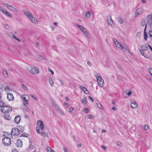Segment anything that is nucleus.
Instances as JSON below:
<instances>
[{
  "label": "nucleus",
  "mask_w": 152,
  "mask_h": 152,
  "mask_svg": "<svg viewBox=\"0 0 152 152\" xmlns=\"http://www.w3.org/2000/svg\"><path fill=\"white\" fill-rule=\"evenodd\" d=\"M37 126L38 127L36 128L37 132L44 137H47L48 134L46 132H42L44 129V124L43 122L41 121H38L37 122Z\"/></svg>",
  "instance_id": "nucleus-1"
},
{
  "label": "nucleus",
  "mask_w": 152,
  "mask_h": 152,
  "mask_svg": "<svg viewBox=\"0 0 152 152\" xmlns=\"http://www.w3.org/2000/svg\"><path fill=\"white\" fill-rule=\"evenodd\" d=\"M95 77L97 79V81L99 86L100 87H102L104 86V81L101 75L98 74H97L95 75Z\"/></svg>",
  "instance_id": "nucleus-2"
},
{
  "label": "nucleus",
  "mask_w": 152,
  "mask_h": 152,
  "mask_svg": "<svg viewBox=\"0 0 152 152\" xmlns=\"http://www.w3.org/2000/svg\"><path fill=\"white\" fill-rule=\"evenodd\" d=\"M27 69L29 72L33 74H37L39 72V69L35 67L28 66L27 67Z\"/></svg>",
  "instance_id": "nucleus-3"
},
{
  "label": "nucleus",
  "mask_w": 152,
  "mask_h": 152,
  "mask_svg": "<svg viewBox=\"0 0 152 152\" xmlns=\"http://www.w3.org/2000/svg\"><path fill=\"white\" fill-rule=\"evenodd\" d=\"M12 110L11 107L8 105H3L1 108V111L4 113H9Z\"/></svg>",
  "instance_id": "nucleus-4"
},
{
  "label": "nucleus",
  "mask_w": 152,
  "mask_h": 152,
  "mask_svg": "<svg viewBox=\"0 0 152 152\" xmlns=\"http://www.w3.org/2000/svg\"><path fill=\"white\" fill-rule=\"evenodd\" d=\"M3 144L5 145H9L11 143V140L10 138L6 137L2 139Z\"/></svg>",
  "instance_id": "nucleus-5"
},
{
  "label": "nucleus",
  "mask_w": 152,
  "mask_h": 152,
  "mask_svg": "<svg viewBox=\"0 0 152 152\" xmlns=\"http://www.w3.org/2000/svg\"><path fill=\"white\" fill-rule=\"evenodd\" d=\"M143 12V10L141 8H139L137 9L135 12V17L136 18L140 16Z\"/></svg>",
  "instance_id": "nucleus-6"
},
{
  "label": "nucleus",
  "mask_w": 152,
  "mask_h": 152,
  "mask_svg": "<svg viewBox=\"0 0 152 152\" xmlns=\"http://www.w3.org/2000/svg\"><path fill=\"white\" fill-rule=\"evenodd\" d=\"M107 20L109 25L112 28L114 27L113 22L110 16H107Z\"/></svg>",
  "instance_id": "nucleus-7"
},
{
  "label": "nucleus",
  "mask_w": 152,
  "mask_h": 152,
  "mask_svg": "<svg viewBox=\"0 0 152 152\" xmlns=\"http://www.w3.org/2000/svg\"><path fill=\"white\" fill-rule=\"evenodd\" d=\"M147 23L148 25L152 26V15H149L147 18Z\"/></svg>",
  "instance_id": "nucleus-8"
},
{
  "label": "nucleus",
  "mask_w": 152,
  "mask_h": 152,
  "mask_svg": "<svg viewBox=\"0 0 152 152\" xmlns=\"http://www.w3.org/2000/svg\"><path fill=\"white\" fill-rule=\"evenodd\" d=\"M20 133L19 130L17 128L12 129L11 130V134L12 135H17Z\"/></svg>",
  "instance_id": "nucleus-9"
},
{
  "label": "nucleus",
  "mask_w": 152,
  "mask_h": 152,
  "mask_svg": "<svg viewBox=\"0 0 152 152\" xmlns=\"http://www.w3.org/2000/svg\"><path fill=\"white\" fill-rule=\"evenodd\" d=\"M31 22L34 24H37L39 23L38 20L32 16L29 18Z\"/></svg>",
  "instance_id": "nucleus-10"
},
{
  "label": "nucleus",
  "mask_w": 152,
  "mask_h": 152,
  "mask_svg": "<svg viewBox=\"0 0 152 152\" xmlns=\"http://www.w3.org/2000/svg\"><path fill=\"white\" fill-rule=\"evenodd\" d=\"M114 42L116 46L119 49L122 48V45L116 39H113Z\"/></svg>",
  "instance_id": "nucleus-11"
},
{
  "label": "nucleus",
  "mask_w": 152,
  "mask_h": 152,
  "mask_svg": "<svg viewBox=\"0 0 152 152\" xmlns=\"http://www.w3.org/2000/svg\"><path fill=\"white\" fill-rule=\"evenodd\" d=\"M8 35L11 38H13V39H15L19 42L20 41V40L16 37L11 32H9L7 33Z\"/></svg>",
  "instance_id": "nucleus-12"
},
{
  "label": "nucleus",
  "mask_w": 152,
  "mask_h": 152,
  "mask_svg": "<svg viewBox=\"0 0 152 152\" xmlns=\"http://www.w3.org/2000/svg\"><path fill=\"white\" fill-rule=\"evenodd\" d=\"M20 117L19 115H17L15 117L14 121L16 124H18L20 122Z\"/></svg>",
  "instance_id": "nucleus-13"
},
{
  "label": "nucleus",
  "mask_w": 152,
  "mask_h": 152,
  "mask_svg": "<svg viewBox=\"0 0 152 152\" xmlns=\"http://www.w3.org/2000/svg\"><path fill=\"white\" fill-rule=\"evenodd\" d=\"M7 97L8 100L10 101H12L14 99L12 94L11 93H8Z\"/></svg>",
  "instance_id": "nucleus-14"
},
{
  "label": "nucleus",
  "mask_w": 152,
  "mask_h": 152,
  "mask_svg": "<svg viewBox=\"0 0 152 152\" xmlns=\"http://www.w3.org/2000/svg\"><path fill=\"white\" fill-rule=\"evenodd\" d=\"M57 112L61 115H64V113L60 108L58 106L55 108Z\"/></svg>",
  "instance_id": "nucleus-15"
},
{
  "label": "nucleus",
  "mask_w": 152,
  "mask_h": 152,
  "mask_svg": "<svg viewBox=\"0 0 152 152\" xmlns=\"http://www.w3.org/2000/svg\"><path fill=\"white\" fill-rule=\"evenodd\" d=\"M23 12L25 14L26 16L28 17L29 19L30 18V17L32 16V15L28 11L24 10H23Z\"/></svg>",
  "instance_id": "nucleus-16"
},
{
  "label": "nucleus",
  "mask_w": 152,
  "mask_h": 152,
  "mask_svg": "<svg viewBox=\"0 0 152 152\" xmlns=\"http://www.w3.org/2000/svg\"><path fill=\"white\" fill-rule=\"evenodd\" d=\"M80 88L86 94H88L89 92L88 91L85 87L82 86H80Z\"/></svg>",
  "instance_id": "nucleus-17"
},
{
  "label": "nucleus",
  "mask_w": 152,
  "mask_h": 152,
  "mask_svg": "<svg viewBox=\"0 0 152 152\" xmlns=\"http://www.w3.org/2000/svg\"><path fill=\"white\" fill-rule=\"evenodd\" d=\"M131 107L133 109H136L138 105L135 102H132L131 105Z\"/></svg>",
  "instance_id": "nucleus-18"
},
{
  "label": "nucleus",
  "mask_w": 152,
  "mask_h": 152,
  "mask_svg": "<svg viewBox=\"0 0 152 152\" xmlns=\"http://www.w3.org/2000/svg\"><path fill=\"white\" fill-rule=\"evenodd\" d=\"M83 32L86 35L88 38L89 39L91 37L90 35L88 33V31L86 28L85 29V30Z\"/></svg>",
  "instance_id": "nucleus-19"
},
{
  "label": "nucleus",
  "mask_w": 152,
  "mask_h": 152,
  "mask_svg": "<svg viewBox=\"0 0 152 152\" xmlns=\"http://www.w3.org/2000/svg\"><path fill=\"white\" fill-rule=\"evenodd\" d=\"M16 145L18 147H20L22 146L23 143L22 141L20 139L18 140L17 141Z\"/></svg>",
  "instance_id": "nucleus-20"
},
{
  "label": "nucleus",
  "mask_w": 152,
  "mask_h": 152,
  "mask_svg": "<svg viewBox=\"0 0 152 152\" xmlns=\"http://www.w3.org/2000/svg\"><path fill=\"white\" fill-rule=\"evenodd\" d=\"M2 72L3 75L6 77H8V75L7 71L5 69H2Z\"/></svg>",
  "instance_id": "nucleus-21"
},
{
  "label": "nucleus",
  "mask_w": 152,
  "mask_h": 152,
  "mask_svg": "<svg viewBox=\"0 0 152 152\" xmlns=\"http://www.w3.org/2000/svg\"><path fill=\"white\" fill-rule=\"evenodd\" d=\"M76 25L77 26V27L79 28L82 32L83 31H84L85 30V29L86 28L83 26L80 25L78 24H76Z\"/></svg>",
  "instance_id": "nucleus-22"
},
{
  "label": "nucleus",
  "mask_w": 152,
  "mask_h": 152,
  "mask_svg": "<svg viewBox=\"0 0 152 152\" xmlns=\"http://www.w3.org/2000/svg\"><path fill=\"white\" fill-rule=\"evenodd\" d=\"M148 48L147 45L146 44L143 45L142 46V49L143 51L146 50Z\"/></svg>",
  "instance_id": "nucleus-23"
},
{
  "label": "nucleus",
  "mask_w": 152,
  "mask_h": 152,
  "mask_svg": "<svg viewBox=\"0 0 152 152\" xmlns=\"http://www.w3.org/2000/svg\"><path fill=\"white\" fill-rule=\"evenodd\" d=\"M121 49L122 50L124 51H125L127 50H128V49L127 48L126 46L124 44L122 45V48Z\"/></svg>",
  "instance_id": "nucleus-24"
},
{
  "label": "nucleus",
  "mask_w": 152,
  "mask_h": 152,
  "mask_svg": "<svg viewBox=\"0 0 152 152\" xmlns=\"http://www.w3.org/2000/svg\"><path fill=\"white\" fill-rule=\"evenodd\" d=\"M51 103L53 105V107L55 108H56V107H58L57 104L54 100H51Z\"/></svg>",
  "instance_id": "nucleus-25"
},
{
  "label": "nucleus",
  "mask_w": 152,
  "mask_h": 152,
  "mask_svg": "<svg viewBox=\"0 0 152 152\" xmlns=\"http://www.w3.org/2000/svg\"><path fill=\"white\" fill-rule=\"evenodd\" d=\"M85 15H86V18L88 19L89 18L91 15V14L90 13V12L89 11H87L85 13Z\"/></svg>",
  "instance_id": "nucleus-26"
},
{
  "label": "nucleus",
  "mask_w": 152,
  "mask_h": 152,
  "mask_svg": "<svg viewBox=\"0 0 152 152\" xmlns=\"http://www.w3.org/2000/svg\"><path fill=\"white\" fill-rule=\"evenodd\" d=\"M46 150L47 152H54V151L51 149V148L49 147H47L46 148Z\"/></svg>",
  "instance_id": "nucleus-27"
},
{
  "label": "nucleus",
  "mask_w": 152,
  "mask_h": 152,
  "mask_svg": "<svg viewBox=\"0 0 152 152\" xmlns=\"http://www.w3.org/2000/svg\"><path fill=\"white\" fill-rule=\"evenodd\" d=\"M49 82L50 84V86L53 87V82L52 79L51 78L49 79Z\"/></svg>",
  "instance_id": "nucleus-28"
},
{
  "label": "nucleus",
  "mask_w": 152,
  "mask_h": 152,
  "mask_svg": "<svg viewBox=\"0 0 152 152\" xmlns=\"http://www.w3.org/2000/svg\"><path fill=\"white\" fill-rule=\"evenodd\" d=\"M145 19H143L142 20V22L141 23V25L142 26H144L146 24H145Z\"/></svg>",
  "instance_id": "nucleus-29"
},
{
  "label": "nucleus",
  "mask_w": 152,
  "mask_h": 152,
  "mask_svg": "<svg viewBox=\"0 0 152 152\" xmlns=\"http://www.w3.org/2000/svg\"><path fill=\"white\" fill-rule=\"evenodd\" d=\"M0 11H1L4 14H5L7 11L5 9L0 6Z\"/></svg>",
  "instance_id": "nucleus-30"
},
{
  "label": "nucleus",
  "mask_w": 152,
  "mask_h": 152,
  "mask_svg": "<svg viewBox=\"0 0 152 152\" xmlns=\"http://www.w3.org/2000/svg\"><path fill=\"white\" fill-rule=\"evenodd\" d=\"M0 11H1L4 14H5L7 11L5 9L0 6Z\"/></svg>",
  "instance_id": "nucleus-31"
},
{
  "label": "nucleus",
  "mask_w": 152,
  "mask_h": 152,
  "mask_svg": "<svg viewBox=\"0 0 152 152\" xmlns=\"http://www.w3.org/2000/svg\"><path fill=\"white\" fill-rule=\"evenodd\" d=\"M144 40L147 41L148 37V34L147 33H144Z\"/></svg>",
  "instance_id": "nucleus-32"
},
{
  "label": "nucleus",
  "mask_w": 152,
  "mask_h": 152,
  "mask_svg": "<svg viewBox=\"0 0 152 152\" xmlns=\"http://www.w3.org/2000/svg\"><path fill=\"white\" fill-rule=\"evenodd\" d=\"M4 90L6 92H10V91H11V89L9 87H8L6 86L4 88Z\"/></svg>",
  "instance_id": "nucleus-33"
},
{
  "label": "nucleus",
  "mask_w": 152,
  "mask_h": 152,
  "mask_svg": "<svg viewBox=\"0 0 152 152\" xmlns=\"http://www.w3.org/2000/svg\"><path fill=\"white\" fill-rule=\"evenodd\" d=\"M5 14L10 17H12V14L7 11L6 12Z\"/></svg>",
  "instance_id": "nucleus-34"
},
{
  "label": "nucleus",
  "mask_w": 152,
  "mask_h": 152,
  "mask_svg": "<svg viewBox=\"0 0 152 152\" xmlns=\"http://www.w3.org/2000/svg\"><path fill=\"white\" fill-rule=\"evenodd\" d=\"M4 118L7 120L10 119V117L7 114H4Z\"/></svg>",
  "instance_id": "nucleus-35"
},
{
  "label": "nucleus",
  "mask_w": 152,
  "mask_h": 152,
  "mask_svg": "<svg viewBox=\"0 0 152 152\" xmlns=\"http://www.w3.org/2000/svg\"><path fill=\"white\" fill-rule=\"evenodd\" d=\"M96 104L98 108L100 109H102V106L101 104L99 102L97 103Z\"/></svg>",
  "instance_id": "nucleus-36"
},
{
  "label": "nucleus",
  "mask_w": 152,
  "mask_h": 152,
  "mask_svg": "<svg viewBox=\"0 0 152 152\" xmlns=\"http://www.w3.org/2000/svg\"><path fill=\"white\" fill-rule=\"evenodd\" d=\"M125 93L128 96H130L132 94V92L130 91H126L125 92Z\"/></svg>",
  "instance_id": "nucleus-37"
},
{
  "label": "nucleus",
  "mask_w": 152,
  "mask_h": 152,
  "mask_svg": "<svg viewBox=\"0 0 152 152\" xmlns=\"http://www.w3.org/2000/svg\"><path fill=\"white\" fill-rule=\"evenodd\" d=\"M21 87L24 90L26 91H28V88H27L26 86L24 85L23 84H22L21 86Z\"/></svg>",
  "instance_id": "nucleus-38"
},
{
  "label": "nucleus",
  "mask_w": 152,
  "mask_h": 152,
  "mask_svg": "<svg viewBox=\"0 0 152 152\" xmlns=\"http://www.w3.org/2000/svg\"><path fill=\"white\" fill-rule=\"evenodd\" d=\"M74 110V108L73 107H70L69 109V110L68 111V112L70 114H71L72 113V111Z\"/></svg>",
  "instance_id": "nucleus-39"
},
{
  "label": "nucleus",
  "mask_w": 152,
  "mask_h": 152,
  "mask_svg": "<svg viewBox=\"0 0 152 152\" xmlns=\"http://www.w3.org/2000/svg\"><path fill=\"white\" fill-rule=\"evenodd\" d=\"M87 117L89 119H92L94 118V116L91 115H88L87 116Z\"/></svg>",
  "instance_id": "nucleus-40"
},
{
  "label": "nucleus",
  "mask_w": 152,
  "mask_h": 152,
  "mask_svg": "<svg viewBox=\"0 0 152 152\" xmlns=\"http://www.w3.org/2000/svg\"><path fill=\"white\" fill-rule=\"evenodd\" d=\"M30 96L32 98H34L35 100L37 101V100H38V99L37 98V97L35 96L34 95H33V94H30Z\"/></svg>",
  "instance_id": "nucleus-41"
},
{
  "label": "nucleus",
  "mask_w": 152,
  "mask_h": 152,
  "mask_svg": "<svg viewBox=\"0 0 152 152\" xmlns=\"http://www.w3.org/2000/svg\"><path fill=\"white\" fill-rule=\"evenodd\" d=\"M82 103L83 104H86V97H84L82 99Z\"/></svg>",
  "instance_id": "nucleus-42"
},
{
  "label": "nucleus",
  "mask_w": 152,
  "mask_h": 152,
  "mask_svg": "<svg viewBox=\"0 0 152 152\" xmlns=\"http://www.w3.org/2000/svg\"><path fill=\"white\" fill-rule=\"evenodd\" d=\"M117 145L119 147H121L122 146V144L120 142H118L117 143Z\"/></svg>",
  "instance_id": "nucleus-43"
},
{
  "label": "nucleus",
  "mask_w": 152,
  "mask_h": 152,
  "mask_svg": "<svg viewBox=\"0 0 152 152\" xmlns=\"http://www.w3.org/2000/svg\"><path fill=\"white\" fill-rule=\"evenodd\" d=\"M23 103L24 106H26L27 104H28V101L27 100L25 99V100L23 101Z\"/></svg>",
  "instance_id": "nucleus-44"
},
{
  "label": "nucleus",
  "mask_w": 152,
  "mask_h": 152,
  "mask_svg": "<svg viewBox=\"0 0 152 152\" xmlns=\"http://www.w3.org/2000/svg\"><path fill=\"white\" fill-rule=\"evenodd\" d=\"M118 21L121 24L123 23V20L121 18H118Z\"/></svg>",
  "instance_id": "nucleus-45"
},
{
  "label": "nucleus",
  "mask_w": 152,
  "mask_h": 152,
  "mask_svg": "<svg viewBox=\"0 0 152 152\" xmlns=\"http://www.w3.org/2000/svg\"><path fill=\"white\" fill-rule=\"evenodd\" d=\"M63 150L64 152H69L68 149L65 147H63Z\"/></svg>",
  "instance_id": "nucleus-46"
},
{
  "label": "nucleus",
  "mask_w": 152,
  "mask_h": 152,
  "mask_svg": "<svg viewBox=\"0 0 152 152\" xmlns=\"http://www.w3.org/2000/svg\"><path fill=\"white\" fill-rule=\"evenodd\" d=\"M4 103L3 102L1 101V100H0V107H3V106L4 105Z\"/></svg>",
  "instance_id": "nucleus-47"
},
{
  "label": "nucleus",
  "mask_w": 152,
  "mask_h": 152,
  "mask_svg": "<svg viewBox=\"0 0 152 152\" xmlns=\"http://www.w3.org/2000/svg\"><path fill=\"white\" fill-rule=\"evenodd\" d=\"M59 81L61 83V85L62 86H64V84L63 80H59Z\"/></svg>",
  "instance_id": "nucleus-48"
},
{
  "label": "nucleus",
  "mask_w": 152,
  "mask_h": 152,
  "mask_svg": "<svg viewBox=\"0 0 152 152\" xmlns=\"http://www.w3.org/2000/svg\"><path fill=\"white\" fill-rule=\"evenodd\" d=\"M148 34L151 37H152V30L148 32Z\"/></svg>",
  "instance_id": "nucleus-49"
},
{
  "label": "nucleus",
  "mask_w": 152,
  "mask_h": 152,
  "mask_svg": "<svg viewBox=\"0 0 152 152\" xmlns=\"http://www.w3.org/2000/svg\"><path fill=\"white\" fill-rule=\"evenodd\" d=\"M148 70L149 72L151 75L152 76V69L151 68H149L148 69Z\"/></svg>",
  "instance_id": "nucleus-50"
},
{
  "label": "nucleus",
  "mask_w": 152,
  "mask_h": 152,
  "mask_svg": "<svg viewBox=\"0 0 152 152\" xmlns=\"http://www.w3.org/2000/svg\"><path fill=\"white\" fill-rule=\"evenodd\" d=\"M144 126L143 128L144 129L147 130L148 129V126L147 125H144Z\"/></svg>",
  "instance_id": "nucleus-51"
},
{
  "label": "nucleus",
  "mask_w": 152,
  "mask_h": 152,
  "mask_svg": "<svg viewBox=\"0 0 152 152\" xmlns=\"http://www.w3.org/2000/svg\"><path fill=\"white\" fill-rule=\"evenodd\" d=\"M5 27L7 29H9L10 28L9 26L7 24H5Z\"/></svg>",
  "instance_id": "nucleus-52"
},
{
  "label": "nucleus",
  "mask_w": 152,
  "mask_h": 152,
  "mask_svg": "<svg viewBox=\"0 0 152 152\" xmlns=\"http://www.w3.org/2000/svg\"><path fill=\"white\" fill-rule=\"evenodd\" d=\"M101 147L105 151H106V150L107 148L106 147H105L104 146L102 145L101 146Z\"/></svg>",
  "instance_id": "nucleus-53"
},
{
  "label": "nucleus",
  "mask_w": 152,
  "mask_h": 152,
  "mask_svg": "<svg viewBox=\"0 0 152 152\" xmlns=\"http://www.w3.org/2000/svg\"><path fill=\"white\" fill-rule=\"evenodd\" d=\"M48 70L49 72H51L52 74V75L54 74V72L53 70H51L50 68H49Z\"/></svg>",
  "instance_id": "nucleus-54"
},
{
  "label": "nucleus",
  "mask_w": 152,
  "mask_h": 152,
  "mask_svg": "<svg viewBox=\"0 0 152 152\" xmlns=\"http://www.w3.org/2000/svg\"><path fill=\"white\" fill-rule=\"evenodd\" d=\"M25 95H21V97L24 100H25V99H26V97L25 96Z\"/></svg>",
  "instance_id": "nucleus-55"
},
{
  "label": "nucleus",
  "mask_w": 152,
  "mask_h": 152,
  "mask_svg": "<svg viewBox=\"0 0 152 152\" xmlns=\"http://www.w3.org/2000/svg\"><path fill=\"white\" fill-rule=\"evenodd\" d=\"M12 11H13V12H17L18 11H17V9L14 8V7H13V8H12Z\"/></svg>",
  "instance_id": "nucleus-56"
},
{
  "label": "nucleus",
  "mask_w": 152,
  "mask_h": 152,
  "mask_svg": "<svg viewBox=\"0 0 152 152\" xmlns=\"http://www.w3.org/2000/svg\"><path fill=\"white\" fill-rule=\"evenodd\" d=\"M3 4L6 7H7L8 8L9 7V6H10V5L7 4Z\"/></svg>",
  "instance_id": "nucleus-57"
},
{
  "label": "nucleus",
  "mask_w": 152,
  "mask_h": 152,
  "mask_svg": "<svg viewBox=\"0 0 152 152\" xmlns=\"http://www.w3.org/2000/svg\"><path fill=\"white\" fill-rule=\"evenodd\" d=\"M28 134L26 133H23L22 134V136L27 137Z\"/></svg>",
  "instance_id": "nucleus-58"
},
{
  "label": "nucleus",
  "mask_w": 152,
  "mask_h": 152,
  "mask_svg": "<svg viewBox=\"0 0 152 152\" xmlns=\"http://www.w3.org/2000/svg\"><path fill=\"white\" fill-rule=\"evenodd\" d=\"M87 64L89 66H92V64L90 61H87Z\"/></svg>",
  "instance_id": "nucleus-59"
},
{
  "label": "nucleus",
  "mask_w": 152,
  "mask_h": 152,
  "mask_svg": "<svg viewBox=\"0 0 152 152\" xmlns=\"http://www.w3.org/2000/svg\"><path fill=\"white\" fill-rule=\"evenodd\" d=\"M147 26V24H146L145 25V27L144 29V33H147L146 32Z\"/></svg>",
  "instance_id": "nucleus-60"
},
{
  "label": "nucleus",
  "mask_w": 152,
  "mask_h": 152,
  "mask_svg": "<svg viewBox=\"0 0 152 152\" xmlns=\"http://www.w3.org/2000/svg\"><path fill=\"white\" fill-rule=\"evenodd\" d=\"M84 112L85 113H87L88 112V109L87 108H85L84 109Z\"/></svg>",
  "instance_id": "nucleus-61"
},
{
  "label": "nucleus",
  "mask_w": 152,
  "mask_h": 152,
  "mask_svg": "<svg viewBox=\"0 0 152 152\" xmlns=\"http://www.w3.org/2000/svg\"><path fill=\"white\" fill-rule=\"evenodd\" d=\"M64 105L65 106H66V107H68V106H69L68 104L66 102H64Z\"/></svg>",
  "instance_id": "nucleus-62"
},
{
  "label": "nucleus",
  "mask_w": 152,
  "mask_h": 152,
  "mask_svg": "<svg viewBox=\"0 0 152 152\" xmlns=\"http://www.w3.org/2000/svg\"><path fill=\"white\" fill-rule=\"evenodd\" d=\"M14 7L11 6V5H10V6H9V7L8 8L11 10H12V8H13Z\"/></svg>",
  "instance_id": "nucleus-63"
},
{
  "label": "nucleus",
  "mask_w": 152,
  "mask_h": 152,
  "mask_svg": "<svg viewBox=\"0 0 152 152\" xmlns=\"http://www.w3.org/2000/svg\"><path fill=\"white\" fill-rule=\"evenodd\" d=\"M11 152H18V151L16 149H13L12 150Z\"/></svg>",
  "instance_id": "nucleus-64"
}]
</instances>
